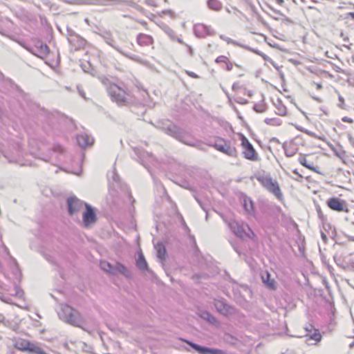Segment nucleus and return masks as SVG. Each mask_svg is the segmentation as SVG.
Instances as JSON below:
<instances>
[{
	"label": "nucleus",
	"mask_w": 354,
	"mask_h": 354,
	"mask_svg": "<svg viewBox=\"0 0 354 354\" xmlns=\"http://www.w3.org/2000/svg\"><path fill=\"white\" fill-rule=\"evenodd\" d=\"M106 90L111 100L120 106H129L136 102L135 97L127 88L111 84Z\"/></svg>",
	"instance_id": "obj_1"
},
{
	"label": "nucleus",
	"mask_w": 354,
	"mask_h": 354,
	"mask_svg": "<svg viewBox=\"0 0 354 354\" xmlns=\"http://www.w3.org/2000/svg\"><path fill=\"white\" fill-rule=\"evenodd\" d=\"M160 128L166 134L173 137L186 145L195 147L198 142V140L189 132L172 122H169L167 124H163Z\"/></svg>",
	"instance_id": "obj_2"
},
{
	"label": "nucleus",
	"mask_w": 354,
	"mask_h": 354,
	"mask_svg": "<svg viewBox=\"0 0 354 354\" xmlns=\"http://www.w3.org/2000/svg\"><path fill=\"white\" fill-rule=\"evenodd\" d=\"M64 1L71 5L77 6H106L125 3L141 13L145 12V9L142 6L132 0H64Z\"/></svg>",
	"instance_id": "obj_3"
},
{
	"label": "nucleus",
	"mask_w": 354,
	"mask_h": 354,
	"mask_svg": "<svg viewBox=\"0 0 354 354\" xmlns=\"http://www.w3.org/2000/svg\"><path fill=\"white\" fill-rule=\"evenodd\" d=\"M59 319L73 326L87 330L84 327V319L80 313L67 304H62L58 311Z\"/></svg>",
	"instance_id": "obj_4"
},
{
	"label": "nucleus",
	"mask_w": 354,
	"mask_h": 354,
	"mask_svg": "<svg viewBox=\"0 0 354 354\" xmlns=\"http://www.w3.org/2000/svg\"><path fill=\"white\" fill-rule=\"evenodd\" d=\"M256 178L266 189L274 194L279 201L283 200V196L279 185L276 180L271 177L270 174L259 173L256 175Z\"/></svg>",
	"instance_id": "obj_5"
},
{
	"label": "nucleus",
	"mask_w": 354,
	"mask_h": 354,
	"mask_svg": "<svg viewBox=\"0 0 354 354\" xmlns=\"http://www.w3.org/2000/svg\"><path fill=\"white\" fill-rule=\"evenodd\" d=\"M229 227L233 234L240 238L254 239L256 237L254 232L246 223H239L235 220H232L229 222Z\"/></svg>",
	"instance_id": "obj_6"
},
{
	"label": "nucleus",
	"mask_w": 354,
	"mask_h": 354,
	"mask_svg": "<svg viewBox=\"0 0 354 354\" xmlns=\"http://www.w3.org/2000/svg\"><path fill=\"white\" fill-rule=\"evenodd\" d=\"M100 36L104 39L105 42L113 47L114 49H115L117 51H118L120 53L123 55L124 56L138 62V63H143L142 59L133 54H129L124 51H123L118 46L115 44V42L114 39L112 37L111 33L108 31L103 32L102 33L100 34Z\"/></svg>",
	"instance_id": "obj_7"
},
{
	"label": "nucleus",
	"mask_w": 354,
	"mask_h": 354,
	"mask_svg": "<svg viewBox=\"0 0 354 354\" xmlns=\"http://www.w3.org/2000/svg\"><path fill=\"white\" fill-rule=\"evenodd\" d=\"M85 210L82 213L83 226L88 228L97 221V214L95 208L88 203L84 204Z\"/></svg>",
	"instance_id": "obj_8"
},
{
	"label": "nucleus",
	"mask_w": 354,
	"mask_h": 354,
	"mask_svg": "<svg viewBox=\"0 0 354 354\" xmlns=\"http://www.w3.org/2000/svg\"><path fill=\"white\" fill-rule=\"evenodd\" d=\"M241 140L244 158L250 160H257L258 154L248 139L245 136L241 135Z\"/></svg>",
	"instance_id": "obj_9"
},
{
	"label": "nucleus",
	"mask_w": 354,
	"mask_h": 354,
	"mask_svg": "<svg viewBox=\"0 0 354 354\" xmlns=\"http://www.w3.org/2000/svg\"><path fill=\"white\" fill-rule=\"evenodd\" d=\"M183 341L198 354H226L225 351L218 348L201 346L187 339H183Z\"/></svg>",
	"instance_id": "obj_10"
},
{
	"label": "nucleus",
	"mask_w": 354,
	"mask_h": 354,
	"mask_svg": "<svg viewBox=\"0 0 354 354\" xmlns=\"http://www.w3.org/2000/svg\"><path fill=\"white\" fill-rule=\"evenodd\" d=\"M214 305L216 310L223 315L228 316L236 313V308L227 304L224 299H215Z\"/></svg>",
	"instance_id": "obj_11"
},
{
	"label": "nucleus",
	"mask_w": 354,
	"mask_h": 354,
	"mask_svg": "<svg viewBox=\"0 0 354 354\" xmlns=\"http://www.w3.org/2000/svg\"><path fill=\"white\" fill-rule=\"evenodd\" d=\"M68 214L72 216L79 213L86 203L76 196H70L66 200Z\"/></svg>",
	"instance_id": "obj_12"
},
{
	"label": "nucleus",
	"mask_w": 354,
	"mask_h": 354,
	"mask_svg": "<svg viewBox=\"0 0 354 354\" xmlns=\"http://www.w3.org/2000/svg\"><path fill=\"white\" fill-rule=\"evenodd\" d=\"M30 51L37 57L44 59L50 53V49L48 45L41 40H37L35 43V46L32 48Z\"/></svg>",
	"instance_id": "obj_13"
},
{
	"label": "nucleus",
	"mask_w": 354,
	"mask_h": 354,
	"mask_svg": "<svg viewBox=\"0 0 354 354\" xmlns=\"http://www.w3.org/2000/svg\"><path fill=\"white\" fill-rule=\"evenodd\" d=\"M345 201L337 197H333L327 201V205L330 209L337 212H348Z\"/></svg>",
	"instance_id": "obj_14"
},
{
	"label": "nucleus",
	"mask_w": 354,
	"mask_h": 354,
	"mask_svg": "<svg viewBox=\"0 0 354 354\" xmlns=\"http://www.w3.org/2000/svg\"><path fill=\"white\" fill-rule=\"evenodd\" d=\"M68 41L75 50L84 48L86 43V41L83 37L75 32L69 34Z\"/></svg>",
	"instance_id": "obj_15"
},
{
	"label": "nucleus",
	"mask_w": 354,
	"mask_h": 354,
	"mask_svg": "<svg viewBox=\"0 0 354 354\" xmlns=\"http://www.w3.org/2000/svg\"><path fill=\"white\" fill-rule=\"evenodd\" d=\"M111 274H122L126 278H131V272L127 268V267L119 261H115V264H113Z\"/></svg>",
	"instance_id": "obj_16"
},
{
	"label": "nucleus",
	"mask_w": 354,
	"mask_h": 354,
	"mask_svg": "<svg viewBox=\"0 0 354 354\" xmlns=\"http://www.w3.org/2000/svg\"><path fill=\"white\" fill-rule=\"evenodd\" d=\"M194 30L196 36L200 38H204L206 36L214 35V30H211L209 26L203 24L195 25Z\"/></svg>",
	"instance_id": "obj_17"
},
{
	"label": "nucleus",
	"mask_w": 354,
	"mask_h": 354,
	"mask_svg": "<svg viewBox=\"0 0 354 354\" xmlns=\"http://www.w3.org/2000/svg\"><path fill=\"white\" fill-rule=\"evenodd\" d=\"M76 139L78 145L82 148L90 146L94 142L93 138L89 135H87L86 133H81L77 135Z\"/></svg>",
	"instance_id": "obj_18"
},
{
	"label": "nucleus",
	"mask_w": 354,
	"mask_h": 354,
	"mask_svg": "<svg viewBox=\"0 0 354 354\" xmlns=\"http://www.w3.org/2000/svg\"><path fill=\"white\" fill-rule=\"evenodd\" d=\"M333 259L336 264L344 269L348 268L351 263L346 261L344 257V252L342 251H337L333 256Z\"/></svg>",
	"instance_id": "obj_19"
},
{
	"label": "nucleus",
	"mask_w": 354,
	"mask_h": 354,
	"mask_svg": "<svg viewBox=\"0 0 354 354\" xmlns=\"http://www.w3.org/2000/svg\"><path fill=\"white\" fill-rule=\"evenodd\" d=\"M137 43L141 46H149L153 44V39L151 36L140 33L138 35Z\"/></svg>",
	"instance_id": "obj_20"
},
{
	"label": "nucleus",
	"mask_w": 354,
	"mask_h": 354,
	"mask_svg": "<svg viewBox=\"0 0 354 354\" xmlns=\"http://www.w3.org/2000/svg\"><path fill=\"white\" fill-rule=\"evenodd\" d=\"M261 279L263 284L270 290L276 289V284L274 279H270V274L265 271L261 274Z\"/></svg>",
	"instance_id": "obj_21"
},
{
	"label": "nucleus",
	"mask_w": 354,
	"mask_h": 354,
	"mask_svg": "<svg viewBox=\"0 0 354 354\" xmlns=\"http://www.w3.org/2000/svg\"><path fill=\"white\" fill-rule=\"evenodd\" d=\"M136 265L142 271L149 270L148 263L142 252L138 253V257L136 259Z\"/></svg>",
	"instance_id": "obj_22"
},
{
	"label": "nucleus",
	"mask_w": 354,
	"mask_h": 354,
	"mask_svg": "<svg viewBox=\"0 0 354 354\" xmlns=\"http://www.w3.org/2000/svg\"><path fill=\"white\" fill-rule=\"evenodd\" d=\"M134 152L138 156V157L142 161V163L144 165V161L146 158H149V162H152L154 159L153 155L151 153H149L145 151H143L142 149L135 148Z\"/></svg>",
	"instance_id": "obj_23"
},
{
	"label": "nucleus",
	"mask_w": 354,
	"mask_h": 354,
	"mask_svg": "<svg viewBox=\"0 0 354 354\" xmlns=\"http://www.w3.org/2000/svg\"><path fill=\"white\" fill-rule=\"evenodd\" d=\"M310 330L306 334L310 339L315 340L316 342H319L322 339V335L317 329L313 328V326L310 325Z\"/></svg>",
	"instance_id": "obj_24"
},
{
	"label": "nucleus",
	"mask_w": 354,
	"mask_h": 354,
	"mask_svg": "<svg viewBox=\"0 0 354 354\" xmlns=\"http://www.w3.org/2000/svg\"><path fill=\"white\" fill-rule=\"evenodd\" d=\"M155 248L157 252V257L163 261L166 257V248L162 243H158L155 245Z\"/></svg>",
	"instance_id": "obj_25"
},
{
	"label": "nucleus",
	"mask_w": 354,
	"mask_h": 354,
	"mask_svg": "<svg viewBox=\"0 0 354 354\" xmlns=\"http://www.w3.org/2000/svg\"><path fill=\"white\" fill-rule=\"evenodd\" d=\"M221 152L232 157H235L236 156V148L234 147H232L230 145V142L227 141H225L224 144L223 151H221Z\"/></svg>",
	"instance_id": "obj_26"
},
{
	"label": "nucleus",
	"mask_w": 354,
	"mask_h": 354,
	"mask_svg": "<svg viewBox=\"0 0 354 354\" xmlns=\"http://www.w3.org/2000/svg\"><path fill=\"white\" fill-rule=\"evenodd\" d=\"M160 28L164 31L171 39L175 40L176 35L174 31L165 23L161 22L158 24Z\"/></svg>",
	"instance_id": "obj_27"
},
{
	"label": "nucleus",
	"mask_w": 354,
	"mask_h": 354,
	"mask_svg": "<svg viewBox=\"0 0 354 354\" xmlns=\"http://www.w3.org/2000/svg\"><path fill=\"white\" fill-rule=\"evenodd\" d=\"M199 315L202 319L211 324H215L217 322L216 318L207 310H202Z\"/></svg>",
	"instance_id": "obj_28"
},
{
	"label": "nucleus",
	"mask_w": 354,
	"mask_h": 354,
	"mask_svg": "<svg viewBox=\"0 0 354 354\" xmlns=\"http://www.w3.org/2000/svg\"><path fill=\"white\" fill-rule=\"evenodd\" d=\"M207 3L208 8L214 11H220L223 8L221 2L218 0H208Z\"/></svg>",
	"instance_id": "obj_29"
},
{
	"label": "nucleus",
	"mask_w": 354,
	"mask_h": 354,
	"mask_svg": "<svg viewBox=\"0 0 354 354\" xmlns=\"http://www.w3.org/2000/svg\"><path fill=\"white\" fill-rule=\"evenodd\" d=\"M28 352L34 354H47L46 352L38 344L30 342Z\"/></svg>",
	"instance_id": "obj_30"
},
{
	"label": "nucleus",
	"mask_w": 354,
	"mask_h": 354,
	"mask_svg": "<svg viewBox=\"0 0 354 354\" xmlns=\"http://www.w3.org/2000/svg\"><path fill=\"white\" fill-rule=\"evenodd\" d=\"M225 142V140L221 138H216L215 139V141L214 143L212 142H210L209 143V146L214 147L215 149H216L218 151H223L224 144Z\"/></svg>",
	"instance_id": "obj_31"
},
{
	"label": "nucleus",
	"mask_w": 354,
	"mask_h": 354,
	"mask_svg": "<svg viewBox=\"0 0 354 354\" xmlns=\"http://www.w3.org/2000/svg\"><path fill=\"white\" fill-rule=\"evenodd\" d=\"M8 263L10 264V266H13L15 267V268L13 270V273L15 275H17V274L21 275V272L19 270V266H18L17 260L11 254L8 256Z\"/></svg>",
	"instance_id": "obj_32"
},
{
	"label": "nucleus",
	"mask_w": 354,
	"mask_h": 354,
	"mask_svg": "<svg viewBox=\"0 0 354 354\" xmlns=\"http://www.w3.org/2000/svg\"><path fill=\"white\" fill-rule=\"evenodd\" d=\"M30 344V342L23 340V341H21V342H17L15 344V348H17V349H19L20 351H28Z\"/></svg>",
	"instance_id": "obj_33"
},
{
	"label": "nucleus",
	"mask_w": 354,
	"mask_h": 354,
	"mask_svg": "<svg viewBox=\"0 0 354 354\" xmlns=\"http://www.w3.org/2000/svg\"><path fill=\"white\" fill-rule=\"evenodd\" d=\"M113 264L106 261H101L100 263V268L104 272L111 274V271L112 270Z\"/></svg>",
	"instance_id": "obj_34"
},
{
	"label": "nucleus",
	"mask_w": 354,
	"mask_h": 354,
	"mask_svg": "<svg viewBox=\"0 0 354 354\" xmlns=\"http://www.w3.org/2000/svg\"><path fill=\"white\" fill-rule=\"evenodd\" d=\"M299 162L301 165H302L303 166H304L305 167L310 169V170H313V171H315L316 172H317V171L316 170V168L312 165H310V164H308L307 162V160L306 158L303 156H301L299 158Z\"/></svg>",
	"instance_id": "obj_35"
},
{
	"label": "nucleus",
	"mask_w": 354,
	"mask_h": 354,
	"mask_svg": "<svg viewBox=\"0 0 354 354\" xmlns=\"http://www.w3.org/2000/svg\"><path fill=\"white\" fill-rule=\"evenodd\" d=\"M264 122L269 125L279 126L282 122L279 118H266Z\"/></svg>",
	"instance_id": "obj_36"
},
{
	"label": "nucleus",
	"mask_w": 354,
	"mask_h": 354,
	"mask_svg": "<svg viewBox=\"0 0 354 354\" xmlns=\"http://www.w3.org/2000/svg\"><path fill=\"white\" fill-rule=\"evenodd\" d=\"M220 38L224 41H225L227 44H233V45H235V46H240V47H242L243 46V44H241L240 43H239L238 41H235V40H233L232 39L230 38V37H227L223 35H220Z\"/></svg>",
	"instance_id": "obj_37"
},
{
	"label": "nucleus",
	"mask_w": 354,
	"mask_h": 354,
	"mask_svg": "<svg viewBox=\"0 0 354 354\" xmlns=\"http://www.w3.org/2000/svg\"><path fill=\"white\" fill-rule=\"evenodd\" d=\"M243 207L245 209L250 212L253 210V203L250 198H245Z\"/></svg>",
	"instance_id": "obj_38"
},
{
	"label": "nucleus",
	"mask_w": 354,
	"mask_h": 354,
	"mask_svg": "<svg viewBox=\"0 0 354 354\" xmlns=\"http://www.w3.org/2000/svg\"><path fill=\"white\" fill-rule=\"evenodd\" d=\"M277 113L279 115L283 116L286 115V107L283 104H279L277 106Z\"/></svg>",
	"instance_id": "obj_39"
},
{
	"label": "nucleus",
	"mask_w": 354,
	"mask_h": 354,
	"mask_svg": "<svg viewBox=\"0 0 354 354\" xmlns=\"http://www.w3.org/2000/svg\"><path fill=\"white\" fill-rule=\"evenodd\" d=\"M316 211L317 212V215H318V217L322 221H324L325 220H326V216L324 215L322 209H321V207L319 205H317L316 206Z\"/></svg>",
	"instance_id": "obj_40"
},
{
	"label": "nucleus",
	"mask_w": 354,
	"mask_h": 354,
	"mask_svg": "<svg viewBox=\"0 0 354 354\" xmlns=\"http://www.w3.org/2000/svg\"><path fill=\"white\" fill-rule=\"evenodd\" d=\"M253 109L257 112V113H263L266 111V106L265 105H259V104H255L253 107Z\"/></svg>",
	"instance_id": "obj_41"
},
{
	"label": "nucleus",
	"mask_w": 354,
	"mask_h": 354,
	"mask_svg": "<svg viewBox=\"0 0 354 354\" xmlns=\"http://www.w3.org/2000/svg\"><path fill=\"white\" fill-rule=\"evenodd\" d=\"M0 299L4 302V303H6V304H12V298L10 297V296H7V295H1L0 296Z\"/></svg>",
	"instance_id": "obj_42"
},
{
	"label": "nucleus",
	"mask_w": 354,
	"mask_h": 354,
	"mask_svg": "<svg viewBox=\"0 0 354 354\" xmlns=\"http://www.w3.org/2000/svg\"><path fill=\"white\" fill-rule=\"evenodd\" d=\"M111 177L114 182H115V183L120 182V176L118 174V173L116 172L115 169L111 172Z\"/></svg>",
	"instance_id": "obj_43"
},
{
	"label": "nucleus",
	"mask_w": 354,
	"mask_h": 354,
	"mask_svg": "<svg viewBox=\"0 0 354 354\" xmlns=\"http://www.w3.org/2000/svg\"><path fill=\"white\" fill-rule=\"evenodd\" d=\"M242 48H245V49H247V50H250V51H252V52H253V53H256L257 55H260L261 57H262V56H263V53L261 52V51H260V50H259L253 49V48H250V47H249V46H245V45H243V46H242Z\"/></svg>",
	"instance_id": "obj_44"
},
{
	"label": "nucleus",
	"mask_w": 354,
	"mask_h": 354,
	"mask_svg": "<svg viewBox=\"0 0 354 354\" xmlns=\"http://www.w3.org/2000/svg\"><path fill=\"white\" fill-rule=\"evenodd\" d=\"M242 48H245V49H247V50H250V51H252V52H253V53H256L257 55H260L261 57H262V56H263V53L261 52V51H260V50H259L253 49V48H250V47H249V46H245V45H243V46H242Z\"/></svg>",
	"instance_id": "obj_45"
},
{
	"label": "nucleus",
	"mask_w": 354,
	"mask_h": 354,
	"mask_svg": "<svg viewBox=\"0 0 354 354\" xmlns=\"http://www.w3.org/2000/svg\"><path fill=\"white\" fill-rule=\"evenodd\" d=\"M242 48H245V49H247V50H250V51H252V52H253V53H256L257 55H260L261 57H262V56H263V53L261 52V51H260V50H259L253 49V48H250V47H249V46H245V45H243V46H242Z\"/></svg>",
	"instance_id": "obj_46"
},
{
	"label": "nucleus",
	"mask_w": 354,
	"mask_h": 354,
	"mask_svg": "<svg viewBox=\"0 0 354 354\" xmlns=\"http://www.w3.org/2000/svg\"><path fill=\"white\" fill-rule=\"evenodd\" d=\"M228 61V58L224 55L218 56L216 59L215 62L216 63H226Z\"/></svg>",
	"instance_id": "obj_47"
},
{
	"label": "nucleus",
	"mask_w": 354,
	"mask_h": 354,
	"mask_svg": "<svg viewBox=\"0 0 354 354\" xmlns=\"http://www.w3.org/2000/svg\"><path fill=\"white\" fill-rule=\"evenodd\" d=\"M81 67L82 68V70L84 71V72H87V73H89V71L88 69L90 68L91 67V65L88 62L86 63V64H82L81 65Z\"/></svg>",
	"instance_id": "obj_48"
},
{
	"label": "nucleus",
	"mask_w": 354,
	"mask_h": 354,
	"mask_svg": "<svg viewBox=\"0 0 354 354\" xmlns=\"http://www.w3.org/2000/svg\"><path fill=\"white\" fill-rule=\"evenodd\" d=\"M235 101H236L237 103L240 104H248V100L244 99V98H241V97H240V98H239V99L235 100Z\"/></svg>",
	"instance_id": "obj_49"
},
{
	"label": "nucleus",
	"mask_w": 354,
	"mask_h": 354,
	"mask_svg": "<svg viewBox=\"0 0 354 354\" xmlns=\"http://www.w3.org/2000/svg\"><path fill=\"white\" fill-rule=\"evenodd\" d=\"M145 3L147 5L153 7H157L158 6L155 0H145Z\"/></svg>",
	"instance_id": "obj_50"
},
{
	"label": "nucleus",
	"mask_w": 354,
	"mask_h": 354,
	"mask_svg": "<svg viewBox=\"0 0 354 354\" xmlns=\"http://www.w3.org/2000/svg\"><path fill=\"white\" fill-rule=\"evenodd\" d=\"M293 173L297 176V178H295L296 180L301 182L303 179V176L298 172L297 169H295Z\"/></svg>",
	"instance_id": "obj_51"
},
{
	"label": "nucleus",
	"mask_w": 354,
	"mask_h": 354,
	"mask_svg": "<svg viewBox=\"0 0 354 354\" xmlns=\"http://www.w3.org/2000/svg\"><path fill=\"white\" fill-rule=\"evenodd\" d=\"M15 296H19V297H21V294L23 292L22 290H21L19 288V286L15 284Z\"/></svg>",
	"instance_id": "obj_52"
},
{
	"label": "nucleus",
	"mask_w": 354,
	"mask_h": 354,
	"mask_svg": "<svg viewBox=\"0 0 354 354\" xmlns=\"http://www.w3.org/2000/svg\"><path fill=\"white\" fill-rule=\"evenodd\" d=\"M163 12H164L165 14H166V15H169V16H170L171 17H172V18H175V17H176V15H175V13H174L172 10H165V11H164Z\"/></svg>",
	"instance_id": "obj_53"
},
{
	"label": "nucleus",
	"mask_w": 354,
	"mask_h": 354,
	"mask_svg": "<svg viewBox=\"0 0 354 354\" xmlns=\"http://www.w3.org/2000/svg\"><path fill=\"white\" fill-rule=\"evenodd\" d=\"M1 246L3 249L4 252L6 254L7 256H9L10 254L9 249L7 248V246L2 242Z\"/></svg>",
	"instance_id": "obj_54"
},
{
	"label": "nucleus",
	"mask_w": 354,
	"mask_h": 354,
	"mask_svg": "<svg viewBox=\"0 0 354 354\" xmlns=\"http://www.w3.org/2000/svg\"><path fill=\"white\" fill-rule=\"evenodd\" d=\"M226 69L228 71H230L232 68H233V64L232 62L227 61L226 63Z\"/></svg>",
	"instance_id": "obj_55"
},
{
	"label": "nucleus",
	"mask_w": 354,
	"mask_h": 354,
	"mask_svg": "<svg viewBox=\"0 0 354 354\" xmlns=\"http://www.w3.org/2000/svg\"><path fill=\"white\" fill-rule=\"evenodd\" d=\"M339 100L342 102L341 104H339V106L344 109V100L343 97L340 95H339Z\"/></svg>",
	"instance_id": "obj_56"
},
{
	"label": "nucleus",
	"mask_w": 354,
	"mask_h": 354,
	"mask_svg": "<svg viewBox=\"0 0 354 354\" xmlns=\"http://www.w3.org/2000/svg\"><path fill=\"white\" fill-rule=\"evenodd\" d=\"M342 121L348 122V123H352L353 122L352 118H348L346 116H345L342 118Z\"/></svg>",
	"instance_id": "obj_57"
},
{
	"label": "nucleus",
	"mask_w": 354,
	"mask_h": 354,
	"mask_svg": "<svg viewBox=\"0 0 354 354\" xmlns=\"http://www.w3.org/2000/svg\"><path fill=\"white\" fill-rule=\"evenodd\" d=\"M77 90H78V92H79L80 95L83 98H86L84 91L82 89H81L79 86H77Z\"/></svg>",
	"instance_id": "obj_58"
},
{
	"label": "nucleus",
	"mask_w": 354,
	"mask_h": 354,
	"mask_svg": "<svg viewBox=\"0 0 354 354\" xmlns=\"http://www.w3.org/2000/svg\"><path fill=\"white\" fill-rule=\"evenodd\" d=\"M285 153L287 157H291L295 154V152L286 150Z\"/></svg>",
	"instance_id": "obj_59"
},
{
	"label": "nucleus",
	"mask_w": 354,
	"mask_h": 354,
	"mask_svg": "<svg viewBox=\"0 0 354 354\" xmlns=\"http://www.w3.org/2000/svg\"><path fill=\"white\" fill-rule=\"evenodd\" d=\"M185 45L188 48V52H189L190 56H192V57L194 56V50H193V48L190 46H189L187 44H185Z\"/></svg>",
	"instance_id": "obj_60"
},
{
	"label": "nucleus",
	"mask_w": 354,
	"mask_h": 354,
	"mask_svg": "<svg viewBox=\"0 0 354 354\" xmlns=\"http://www.w3.org/2000/svg\"><path fill=\"white\" fill-rule=\"evenodd\" d=\"M239 88H240V86L237 82H234L232 85V90L237 91Z\"/></svg>",
	"instance_id": "obj_61"
},
{
	"label": "nucleus",
	"mask_w": 354,
	"mask_h": 354,
	"mask_svg": "<svg viewBox=\"0 0 354 354\" xmlns=\"http://www.w3.org/2000/svg\"><path fill=\"white\" fill-rule=\"evenodd\" d=\"M183 225L185 230V231L188 233L190 232V230L189 229V227H187V225H186L185 222L184 220H183Z\"/></svg>",
	"instance_id": "obj_62"
},
{
	"label": "nucleus",
	"mask_w": 354,
	"mask_h": 354,
	"mask_svg": "<svg viewBox=\"0 0 354 354\" xmlns=\"http://www.w3.org/2000/svg\"><path fill=\"white\" fill-rule=\"evenodd\" d=\"M187 74L189 77H194V78H197L198 77V75L196 74H195L193 72H187Z\"/></svg>",
	"instance_id": "obj_63"
},
{
	"label": "nucleus",
	"mask_w": 354,
	"mask_h": 354,
	"mask_svg": "<svg viewBox=\"0 0 354 354\" xmlns=\"http://www.w3.org/2000/svg\"><path fill=\"white\" fill-rule=\"evenodd\" d=\"M348 17H351L354 21V12H350L347 14Z\"/></svg>",
	"instance_id": "obj_64"
}]
</instances>
